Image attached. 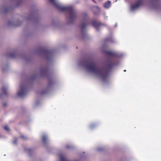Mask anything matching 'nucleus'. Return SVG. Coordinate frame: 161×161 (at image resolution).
<instances>
[{
  "label": "nucleus",
  "instance_id": "14",
  "mask_svg": "<svg viewBox=\"0 0 161 161\" xmlns=\"http://www.w3.org/2000/svg\"><path fill=\"white\" fill-rule=\"evenodd\" d=\"M49 91L48 88H47L46 89H44V90L42 91L41 93V94L42 95H43L46 94Z\"/></svg>",
  "mask_w": 161,
  "mask_h": 161
},
{
  "label": "nucleus",
  "instance_id": "13",
  "mask_svg": "<svg viewBox=\"0 0 161 161\" xmlns=\"http://www.w3.org/2000/svg\"><path fill=\"white\" fill-rule=\"evenodd\" d=\"M8 88V87L6 86H3L2 88V91L5 94H7Z\"/></svg>",
  "mask_w": 161,
  "mask_h": 161
},
{
  "label": "nucleus",
  "instance_id": "7",
  "mask_svg": "<svg viewBox=\"0 0 161 161\" xmlns=\"http://www.w3.org/2000/svg\"><path fill=\"white\" fill-rule=\"evenodd\" d=\"M150 6L152 8H156L159 5V0H149Z\"/></svg>",
  "mask_w": 161,
  "mask_h": 161
},
{
  "label": "nucleus",
  "instance_id": "3",
  "mask_svg": "<svg viewBox=\"0 0 161 161\" xmlns=\"http://www.w3.org/2000/svg\"><path fill=\"white\" fill-rule=\"evenodd\" d=\"M28 87L27 84H21L17 91V96L19 97H22L25 95L27 92Z\"/></svg>",
  "mask_w": 161,
  "mask_h": 161
},
{
  "label": "nucleus",
  "instance_id": "6",
  "mask_svg": "<svg viewBox=\"0 0 161 161\" xmlns=\"http://www.w3.org/2000/svg\"><path fill=\"white\" fill-rule=\"evenodd\" d=\"M87 16V14L86 13H85L83 15V19L81 22V27L82 28V32L83 34H84V32L87 23V20L86 16Z\"/></svg>",
  "mask_w": 161,
  "mask_h": 161
},
{
  "label": "nucleus",
  "instance_id": "9",
  "mask_svg": "<svg viewBox=\"0 0 161 161\" xmlns=\"http://www.w3.org/2000/svg\"><path fill=\"white\" fill-rule=\"evenodd\" d=\"M42 140L44 144L46 143L48 141V137L47 135L44 134L42 136Z\"/></svg>",
  "mask_w": 161,
  "mask_h": 161
},
{
  "label": "nucleus",
  "instance_id": "23",
  "mask_svg": "<svg viewBox=\"0 0 161 161\" xmlns=\"http://www.w3.org/2000/svg\"><path fill=\"white\" fill-rule=\"evenodd\" d=\"M47 71V70L46 69H44V70H41V72L42 73H44L45 72H46Z\"/></svg>",
  "mask_w": 161,
  "mask_h": 161
},
{
  "label": "nucleus",
  "instance_id": "25",
  "mask_svg": "<svg viewBox=\"0 0 161 161\" xmlns=\"http://www.w3.org/2000/svg\"><path fill=\"white\" fill-rule=\"evenodd\" d=\"M104 18H105V19H106V17L108 18V16H107L106 17L105 15H104Z\"/></svg>",
  "mask_w": 161,
  "mask_h": 161
},
{
  "label": "nucleus",
  "instance_id": "29",
  "mask_svg": "<svg viewBox=\"0 0 161 161\" xmlns=\"http://www.w3.org/2000/svg\"><path fill=\"white\" fill-rule=\"evenodd\" d=\"M103 48H104V47H105L104 46V45H103Z\"/></svg>",
  "mask_w": 161,
  "mask_h": 161
},
{
  "label": "nucleus",
  "instance_id": "26",
  "mask_svg": "<svg viewBox=\"0 0 161 161\" xmlns=\"http://www.w3.org/2000/svg\"><path fill=\"white\" fill-rule=\"evenodd\" d=\"M5 105H6V104H5V103H4L3 104V106H5Z\"/></svg>",
  "mask_w": 161,
  "mask_h": 161
},
{
  "label": "nucleus",
  "instance_id": "20",
  "mask_svg": "<svg viewBox=\"0 0 161 161\" xmlns=\"http://www.w3.org/2000/svg\"><path fill=\"white\" fill-rule=\"evenodd\" d=\"M17 139H15L14 140L13 142V144L14 145H16L17 144Z\"/></svg>",
  "mask_w": 161,
  "mask_h": 161
},
{
  "label": "nucleus",
  "instance_id": "11",
  "mask_svg": "<svg viewBox=\"0 0 161 161\" xmlns=\"http://www.w3.org/2000/svg\"><path fill=\"white\" fill-rule=\"evenodd\" d=\"M111 6V2L109 1H108L107 2H106L105 4H104V7L105 8H108Z\"/></svg>",
  "mask_w": 161,
  "mask_h": 161
},
{
  "label": "nucleus",
  "instance_id": "28",
  "mask_svg": "<svg viewBox=\"0 0 161 161\" xmlns=\"http://www.w3.org/2000/svg\"><path fill=\"white\" fill-rule=\"evenodd\" d=\"M117 1V0H114V2H115Z\"/></svg>",
  "mask_w": 161,
  "mask_h": 161
},
{
  "label": "nucleus",
  "instance_id": "8",
  "mask_svg": "<svg viewBox=\"0 0 161 161\" xmlns=\"http://www.w3.org/2000/svg\"><path fill=\"white\" fill-rule=\"evenodd\" d=\"M8 24L9 26H18L20 25L21 22L19 20L14 21L12 20L9 21Z\"/></svg>",
  "mask_w": 161,
  "mask_h": 161
},
{
  "label": "nucleus",
  "instance_id": "17",
  "mask_svg": "<svg viewBox=\"0 0 161 161\" xmlns=\"http://www.w3.org/2000/svg\"><path fill=\"white\" fill-rule=\"evenodd\" d=\"M13 1L16 6L19 5V3L21 2V0H13Z\"/></svg>",
  "mask_w": 161,
  "mask_h": 161
},
{
  "label": "nucleus",
  "instance_id": "21",
  "mask_svg": "<svg viewBox=\"0 0 161 161\" xmlns=\"http://www.w3.org/2000/svg\"><path fill=\"white\" fill-rule=\"evenodd\" d=\"M66 147L67 148H71V146L69 145H67L66 146Z\"/></svg>",
  "mask_w": 161,
  "mask_h": 161
},
{
  "label": "nucleus",
  "instance_id": "18",
  "mask_svg": "<svg viewBox=\"0 0 161 161\" xmlns=\"http://www.w3.org/2000/svg\"><path fill=\"white\" fill-rule=\"evenodd\" d=\"M15 53H10L8 56L9 57L11 58H14L15 56Z\"/></svg>",
  "mask_w": 161,
  "mask_h": 161
},
{
  "label": "nucleus",
  "instance_id": "31",
  "mask_svg": "<svg viewBox=\"0 0 161 161\" xmlns=\"http://www.w3.org/2000/svg\"><path fill=\"white\" fill-rule=\"evenodd\" d=\"M98 150L99 151H100V150H100V149H98Z\"/></svg>",
  "mask_w": 161,
  "mask_h": 161
},
{
  "label": "nucleus",
  "instance_id": "12",
  "mask_svg": "<svg viewBox=\"0 0 161 161\" xmlns=\"http://www.w3.org/2000/svg\"><path fill=\"white\" fill-rule=\"evenodd\" d=\"M26 20H31L32 21H33L35 20V18L33 16L31 15H29L27 16V17L26 19Z\"/></svg>",
  "mask_w": 161,
  "mask_h": 161
},
{
  "label": "nucleus",
  "instance_id": "30",
  "mask_svg": "<svg viewBox=\"0 0 161 161\" xmlns=\"http://www.w3.org/2000/svg\"><path fill=\"white\" fill-rule=\"evenodd\" d=\"M124 71H125V72L126 71V70H124Z\"/></svg>",
  "mask_w": 161,
  "mask_h": 161
},
{
  "label": "nucleus",
  "instance_id": "19",
  "mask_svg": "<svg viewBox=\"0 0 161 161\" xmlns=\"http://www.w3.org/2000/svg\"><path fill=\"white\" fill-rule=\"evenodd\" d=\"M4 129L7 131H9V130L8 126L7 125H6L4 126Z\"/></svg>",
  "mask_w": 161,
  "mask_h": 161
},
{
  "label": "nucleus",
  "instance_id": "27",
  "mask_svg": "<svg viewBox=\"0 0 161 161\" xmlns=\"http://www.w3.org/2000/svg\"><path fill=\"white\" fill-rule=\"evenodd\" d=\"M21 137L22 138H24V136H21Z\"/></svg>",
  "mask_w": 161,
  "mask_h": 161
},
{
  "label": "nucleus",
  "instance_id": "1",
  "mask_svg": "<svg viewBox=\"0 0 161 161\" xmlns=\"http://www.w3.org/2000/svg\"><path fill=\"white\" fill-rule=\"evenodd\" d=\"M105 53L108 57V60L102 66L97 65L93 60H81L78 62V65L95 77L105 81L108 78L109 73L111 69L117 65L120 60L123 56L122 54L113 51H107Z\"/></svg>",
  "mask_w": 161,
  "mask_h": 161
},
{
  "label": "nucleus",
  "instance_id": "10",
  "mask_svg": "<svg viewBox=\"0 0 161 161\" xmlns=\"http://www.w3.org/2000/svg\"><path fill=\"white\" fill-rule=\"evenodd\" d=\"M93 10L94 13L95 14H97L100 11V8L97 6H95L93 8Z\"/></svg>",
  "mask_w": 161,
  "mask_h": 161
},
{
  "label": "nucleus",
  "instance_id": "4",
  "mask_svg": "<svg viewBox=\"0 0 161 161\" xmlns=\"http://www.w3.org/2000/svg\"><path fill=\"white\" fill-rule=\"evenodd\" d=\"M143 0H137L132 3L130 5V11L133 12L137 10L140 6L142 4Z\"/></svg>",
  "mask_w": 161,
  "mask_h": 161
},
{
  "label": "nucleus",
  "instance_id": "24",
  "mask_svg": "<svg viewBox=\"0 0 161 161\" xmlns=\"http://www.w3.org/2000/svg\"><path fill=\"white\" fill-rule=\"evenodd\" d=\"M107 41L112 42V38H108V39H107Z\"/></svg>",
  "mask_w": 161,
  "mask_h": 161
},
{
  "label": "nucleus",
  "instance_id": "15",
  "mask_svg": "<svg viewBox=\"0 0 161 161\" xmlns=\"http://www.w3.org/2000/svg\"><path fill=\"white\" fill-rule=\"evenodd\" d=\"M91 23L92 25L95 27H97L99 25L98 23L94 20H92Z\"/></svg>",
  "mask_w": 161,
  "mask_h": 161
},
{
  "label": "nucleus",
  "instance_id": "2",
  "mask_svg": "<svg viewBox=\"0 0 161 161\" xmlns=\"http://www.w3.org/2000/svg\"><path fill=\"white\" fill-rule=\"evenodd\" d=\"M57 9L68 14V20L69 24L71 23L76 17V12L73 7L70 6H64L60 4L57 0H49Z\"/></svg>",
  "mask_w": 161,
  "mask_h": 161
},
{
  "label": "nucleus",
  "instance_id": "5",
  "mask_svg": "<svg viewBox=\"0 0 161 161\" xmlns=\"http://www.w3.org/2000/svg\"><path fill=\"white\" fill-rule=\"evenodd\" d=\"M42 53L44 57L48 60H51L53 58V53L51 51L43 50Z\"/></svg>",
  "mask_w": 161,
  "mask_h": 161
},
{
  "label": "nucleus",
  "instance_id": "22",
  "mask_svg": "<svg viewBox=\"0 0 161 161\" xmlns=\"http://www.w3.org/2000/svg\"><path fill=\"white\" fill-rule=\"evenodd\" d=\"M94 125H94V124H92L90 126V128L91 129H92L93 128V127L94 126Z\"/></svg>",
  "mask_w": 161,
  "mask_h": 161
},
{
  "label": "nucleus",
  "instance_id": "16",
  "mask_svg": "<svg viewBox=\"0 0 161 161\" xmlns=\"http://www.w3.org/2000/svg\"><path fill=\"white\" fill-rule=\"evenodd\" d=\"M9 10V8H7L3 7L1 10V12H3L4 13H6Z\"/></svg>",
  "mask_w": 161,
  "mask_h": 161
}]
</instances>
